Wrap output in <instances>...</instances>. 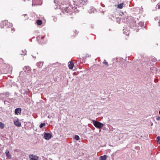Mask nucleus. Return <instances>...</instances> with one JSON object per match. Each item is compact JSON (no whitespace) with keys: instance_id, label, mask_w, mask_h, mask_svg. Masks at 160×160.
Listing matches in <instances>:
<instances>
[{"instance_id":"obj_1","label":"nucleus","mask_w":160,"mask_h":160,"mask_svg":"<svg viewBox=\"0 0 160 160\" xmlns=\"http://www.w3.org/2000/svg\"><path fill=\"white\" fill-rule=\"evenodd\" d=\"M101 98L102 100L108 101L109 100V95L108 92L106 91H103L101 92Z\"/></svg>"},{"instance_id":"obj_2","label":"nucleus","mask_w":160,"mask_h":160,"mask_svg":"<svg viewBox=\"0 0 160 160\" xmlns=\"http://www.w3.org/2000/svg\"><path fill=\"white\" fill-rule=\"evenodd\" d=\"M1 24L4 27H6V28H10L12 26V23L9 22L6 20L2 21Z\"/></svg>"},{"instance_id":"obj_3","label":"nucleus","mask_w":160,"mask_h":160,"mask_svg":"<svg viewBox=\"0 0 160 160\" xmlns=\"http://www.w3.org/2000/svg\"><path fill=\"white\" fill-rule=\"evenodd\" d=\"M73 8L71 5H69L68 7H66L64 8L65 11L67 13L72 12Z\"/></svg>"},{"instance_id":"obj_4","label":"nucleus","mask_w":160,"mask_h":160,"mask_svg":"<svg viewBox=\"0 0 160 160\" xmlns=\"http://www.w3.org/2000/svg\"><path fill=\"white\" fill-rule=\"evenodd\" d=\"M52 137V134L49 133L45 132L44 134V138L45 139L48 140Z\"/></svg>"},{"instance_id":"obj_5","label":"nucleus","mask_w":160,"mask_h":160,"mask_svg":"<svg viewBox=\"0 0 160 160\" xmlns=\"http://www.w3.org/2000/svg\"><path fill=\"white\" fill-rule=\"evenodd\" d=\"M93 123L96 128L99 129V132H100V122L96 121L93 120Z\"/></svg>"},{"instance_id":"obj_6","label":"nucleus","mask_w":160,"mask_h":160,"mask_svg":"<svg viewBox=\"0 0 160 160\" xmlns=\"http://www.w3.org/2000/svg\"><path fill=\"white\" fill-rule=\"evenodd\" d=\"M22 109L20 108H16L15 110V113L16 115H18L21 113Z\"/></svg>"},{"instance_id":"obj_7","label":"nucleus","mask_w":160,"mask_h":160,"mask_svg":"<svg viewBox=\"0 0 160 160\" xmlns=\"http://www.w3.org/2000/svg\"><path fill=\"white\" fill-rule=\"evenodd\" d=\"M5 154L7 157V158L11 159L12 157L10 154L8 150H6L5 152Z\"/></svg>"},{"instance_id":"obj_8","label":"nucleus","mask_w":160,"mask_h":160,"mask_svg":"<svg viewBox=\"0 0 160 160\" xmlns=\"http://www.w3.org/2000/svg\"><path fill=\"white\" fill-rule=\"evenodd\" d=\"M30 160H39L38 157L33 155H30L29 156Z\"/></svg>"},{"instance_id":"obj_9","label":"nucleus","mask_w":160,"mask_h":160,"mask_svg":"<svg viewBox=\"0 0 160 160\" xmlns=\"http://www.w3.org/2000/svg\"><path fill=\"white\" fill-rule=\"evenodd\" d=\"M74 64L73 62L72 61H69L68 62V66L70 69H72L73 68Z\"/></svg>"},{"instance_id":"obj_10","label":"nucleus","mask_w":160,"mask_h":160,"mask_svg":"<svg viewBox=\"0 0 160 160\" xmlns=\"http://www.w3.org/2000/svg\"><path fill=\"white\" fill-rule=\"evenodd\" d=\"M88 12L89 13H95L96 12V10L94 8L91 7L90 10H89Z\"/></svg>"},{"instance_id":"obj_11","label":"nucleus","mask_w":160,"mask_h":160,"mask_svg":"<svg viewBox=\"0 0 160 160\" xmlns=\"http://www.w3.org/2000/svg\"><path fill=\"white\" fill-rule=\"evenodd\" d=\"M23 69L24 70V71L26 72L27 71H29L30 70L31 68L30 67L28 66H26L24 67L23 68Z\"/></svg>"},{"instance_id":"obj_12","label":"nucleus","mask_w":160,"mask_h":160,"mask_svg":"<svg viewBox=\"0 0 160 160\" xmlns=\"http://www.w3.org/2000/svg\"><path fill=\"white\" fill-rule=\"evenodd\" d=\"M43 63L42 62H40L36 63V66L39 68L42 67V66Z\"/></svg>"},{"instance_id":"obj_13","label":"nucleus","mask_w":160,"mask_h":160,"mask_svg":"<svg viewBox=\"0 0 160 160\" xmlns=\"http://www.w3.org/2000/svg\"><path fill=\"white\" fill-rule=\"evenodd\" d=\"M14 123L15 125L18 127H20L21 126V123L18 121H14Z\"/></svg>"},{"instance_id":"obj_14","label":"nucleus","mask_w":160,"mask_h":160,"mask_svg":"<svg viewBox=\"0 0 160 160\" xmlns=\"http://www.w3.org/2000/svg\"><path fill=\"white\" fill-rule=\"evenodd\" d=\"M79 2L82 4H85L86 3L87 0H79Z\"/></svg>"},{"instance_id":"obj_15","label":"nucleus","mask_w":160,"mask_h":160,"mask_svg":"<svg viewBox=\"0 0 160 160\" xmlns=\"http://www.w3.org/2000/svg\"><path fill=\"white\" fill-rule=\"evenodd\" d=\"M123 33L126 35H128L129 34V31H127L125 29H123Z\"/></svg>"},{"instance_id":"obj_16","label":"nucleus","mask_w":160,"mask_h":160,"mask_svg":"<svg viewBox=\"0 0 160 160\" xmlns=\"http://www.w3.org/2000/svg\"><path fill=\"white\" fill-rule=\"evenodd\" d=\"M123 3H121L118 5L117 8L119 9H122L123 8Z\"/></svg>"},{"instance_id":"obj_17","label":"nucleus","mask_w":160,"mask_h":160,"mask_svg":"<svg viewBox=\"0 0 160 160\" xmlns=\"http://www.w3.org/2000/svg\"><path fill=\"white\" fill-rule=\"evenodd\" d=\"M37 24L38 25H40L42 24V22L41 20L38 19L36 22Z\"/></svg>"},{"instance_id":"obj_18","label":"nucleus","mask_w":160,"mask_h":160,"mask_svg":"<svg viewBox=\"0 0 160 160\" xmlns=\"http://www.w3.org/2000/svg\"><path fill=\"white\" fill-rule=\"evenodd\" d=\"M107 156L106 155L101 156V160H106L107 158Z\"/></svg>"},{"instance_id":"obj_19","label":"nucleus","mask_w":160,"mask_h":160,"mask_svg":"<svg viewBox=\"0 0 160 160\" xmlns=\"http://www.w3.org/2000/svg\"><path fill=\"white\" fill-rule=\"evenodd\" d=\"M40 38H41L40 37V36H37L36 37V39H37V40L38 41L39 43L40 44H42V43L41 42H39V40H40Z\"/></svg>"},{"instance_id":"obj_20","label":"nucleus","mask_w":160,"mask_h":160,"mask_svg":"<svg viewBox=\"0 0 160 160\" xmlns=\"http://www.w3.org/2000/svg\"><path fill=\"white\" fill-rule=\"evenodd\" d=\"M22 52H23V53H20V54L22 55H26V51L25 50H22Z\"/></svg>"},{"instance_id":"obj_21","label":"nucleus","mask_w":160,"mask_h":160,"mask_svg":"<svg viewBox=\"0 0 160 160\" xmlns=\"http://www.w3.org/2000/svg\"><path fill=\"white\" fill-rule=\"evenodd\" d=\"M45 125V124L44 123H41L39 125V127L40 128H42L43 126Z\"/></svg>"},{"instance_id":"obj_22","label":"nucleus","mask_w":160,"mask_h":160,"mask_svg":"<svg viewBox=\"0 0 160 160\" xmlns=\"http://www.w3.org/2000/svg\"><path fill=\"white\" fill-rule=\"evenodd\" d=\"M157 142L159 144H160V137L158 136L157 138Z\"/></svg>"},{"instance_id":"obj_23","label":"nucleus","mask_w":160,"mask_h":160,"mask_svg":"<svg viewBox=\"0 0 160 160\" xmlns=\"http://www.w3.org/2000/svg\"><path fill=\"white\" fill-rule=\"evenodd\" d=\"M5 96L4 93L0 94V99H2L4 98V97Z\"/></svg>"},{"instance_id":"obj_24","label":"nucleus","mask_w":160,"mask_h":160,"mask_svg":"<svg viewBox=\"0 0 160 160\" xmlns=\"http://www.w3.org/2000/svg\"><path fill=\"white\" fill-rule=\"evenodd\" d=\"M75 139L77 140H78L80 138L77 135H76L75 136Z\"/></svg>"},{"instance_id":"obj_25","label":"nucleus","mask_w":160,"mask_h":160,"mask_svg":"<svg viewBox=\"0 0 160 160\" xmlns=\"http://www.w3.org/2000/svg\"><path fill=\"white\" fill-rule=\"evenodd\" d=\"M4 103L5 104L8 105L9 104V102L7 101H4Z\"/></svg>"},{"instance_id":"obj_26","label":"nucleus","mask_w":160,"mask_h":160,"mask_svg":"<svg viewBox=\"0 0 160 160\" xmlns=\"http://www.w3.org/2000/svg\"><path fill=\"white\" fill-rule=\"evenodd\" d=\"M9 95H10V94H9V92H7L5 93V96L7 97H8Z\"/></svg>"},{"instance_id":"obj_27","label":"nucleus","mask_w":160,"mask_h":160,"mask_svg":"<svg viewBox=\"0 0 160 160\" xmlns=\"http://www.w3.org/2000/svg\"><path fill=\"white\" fill-rule=\"evenodd\" d=\"M0 127L1 128H2V129L3 128H4V126L3 125H2V122H0Z\"/></svg>"},{"instance_id":"obj_28","label":"nucleus","mask_w":160,"mask_h":160,"mask_svg":"<svg viewBox=\"0 0 160 160\" xmlns=\"http://www.w3.org/2000/svg\"><path fill=\"white\" fill-rule=\"evenodd\" d=\"M103 63L105 65H107L108 64V62H107L106 60H104V61L103 62Z\"/></svg>"},{"instance_id":"obj_29","label":"nucleus","mask_w":160,"mask_h":160,"mask_svg":"<svg viewBox=\"0 0 160 160\" xmlns=\"http://www.w3.org/2000/svg\"><path fill=\"white\" fill-rule=\"evenodd\" d=\"M157 120V121H159L160 120V117H159V116H158V117H156V118Z\"/></svg>"},{"instance_id":"obj_30","label":"nucleus","mask_w":160,"mask_h":160,"mask_svg":"<svg viewBox=\"0 0 160 160\" xmlns=\"http://www.w3.org/2000/svg\"><path fill=\"white\" fill-rule=\"evenodd\" d=\"M157 6L158 9H160V3L158 4Z\"/></svg>"},{"instance_id":"obj_31","label":"nucleus","mask_w":160,"mask_h":160,"mask_svg":"<svg viewBox=\"0 0 160 160\" xmlns=\"http://www.w3.org/2000/svg\"><path fill=\"white\" fill-rule=\"evenodd\" d=\"M89 55L88 54H87L85 55V56H84L85 58L88 57Z\"/></svg>"},{"instance_id":"obj_32","label":"nucleus","mask_w":160,"mask_h":160,"mask_svg":"<svg viewBox=\"0 0 160 160\" xmlns=\"http://www.w3.org/2000/svg\"><path fill=\"white\" fill-rule=\"evenodd\" d=\"M45 35H44V36H43L42 37H41V39H43L44 38H45Z\"/></svg>"},{"instance_id":"obj_33","label":"nucleus","mask_w":160,"mask_h":160,"mask_svg":"<svg viewBox=\"0 0 160 160\" xmlns=\"http://www.w3.org/2000/svg\"><path fill=\"white\" fill-rule=\"evenodd\" d=\"M12 31H13V32L15 31V29L14 28H12Z\"/></svg>"},{"instance_id":"obj_34","label":"nucleus","mask_w":160,"mask_h":160,"mask_svg":"<svg viewBox=\"0 0 160 160\" xmlns=\"http://www.w3.org/2000/svg\"><path fill=\"white\" fill-rule=\"evenodd\" d=\"M103 124L101 123V128L102 127Z\"/></svg>"},{"instance_id":"obj_35","label":"nucleus","mask_w":160,"mask_h":160,"mask_svg":"<svg viewBox=\"0 0 160 160\" xmlns=\"http://www.w3.org/2000/svg\"><path fill=\"white\" fill-rule=\"evenodd\" d=\"M25 94H28V92H27L26 91H25Z\"/></svg>"},{"instance_id":"obj_36","label":"nucleus","mask_w":160,"mask_h":160,"mask_svg":"<svg viewBox=\"0 0 160 160\" xmlns=\"http://www.w3.org/2000/svg\"><path fill=\"white\" fill-rule=\"evenodd\" d=\"M123 135V134L122 133H121L120 134V136H122Z\"/></svg>"},{"instance_id":"obj_37","label":"nucleus","mask_w":160,"mask_h":160,"mask_svg":"<svg viewBox=\"0 0 160 160\" xmlns=\"http://www.w3.org/2000/svg\"><path fill=\"white\" fill-rule=\"evenodd\" d=\"M22 73V71H21L20 72V74L21 75V74Z\"/></svg>"},{"instance_id":"obj_38","label":"nucleus","mask_w":160,"mask_h":160,"mask_svg":"<svg viewBox=\"0 0 160 160\" xmlns=\"http://www.w3.org/2000/svg\"><path fill=\"white\" fill-rule=\"evenodd\" d=\"M26 15H27L26 14H23V15H24V16H25Z\"/></svg>"},{"instance_id":"obj_39","label":"nucleus","mask_w":160,"mask_h":160,"mask_svg":"<svg viewBox=\"0 0 160 160\" xmlns=\"http://www.w3.org/2000/svg\"><path fill=\"white\" fill-rule=\"evenodd\" d=\"M159 24H160V20H159Z\"/></svg>"},{"instance_id":"obj_40","label":"nucleus","mask_w":160,"mask_h":160,"mask_svg":"<svg viewBox=\"0 0 160 160\" xmlns=\"http://www.w3.org/2000/svg\"><path fill=\"white\" fill-rule=\"evenodd\" d=\"M159 114H160V110L159 111Z\"/></svg>"}]
</instances>
